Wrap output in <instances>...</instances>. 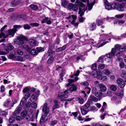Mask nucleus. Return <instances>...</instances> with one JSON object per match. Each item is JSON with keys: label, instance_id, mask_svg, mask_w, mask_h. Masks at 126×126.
I'll return each instance as SVG.
<instances>
[{"label": "nucleus", "instance_id": "nucleus-1", "mask_svg": "<svg viewBox=\"0 0 126 126\" xmlns=\"http://www.w3.org/2000/svg\"><path fill=\"white\" fill-rule=\"evenodd\" d=\"M85 2V0H76V3H77L79 7L78 14H79L80 16L84 14V12L86 11L85 9V5L83 3L81 2Z\"/></svg>", "mask_w": 126, "mask_h": 126}, {"label": "nucleus", "instance_id": "nucleus-2", "mask_svg": "<svg viewBox=\"0 0 126 126\" xmlns=\"http://www.w3.org/2000/svg\"><path fill=\"white\" fill-rule=\"evenodd\" d=\"M16 32L13 29L8 30V31L6 32V35L3 32H1L0 34V38L2 37L6 38L9 35L13 37Z\"/></svg>", "mask_w": 126, "mask_h": 126}, {"label": "nucleus", "instance_id": "nucleus-3", "mask_svg": "<svg viewBox=\"0 0 126 126\" xmlns=\"http://www.w3.org/2000/svg\"><path fill=\"white\" fill-rule=\"evenodd\" d=\"M25 38L26 37L25 36L22 35H20L19 37L17 38V39L14 40V43L21 46L24 44V40L25 39Z\"/></svg>", "mask_w": 126, "mask_h": 126}, {"label": "nucleus", "instance_id": "nucleus-4", "mask_svg": "<svg viewBox=\"0 0 126 126\" xmlns=\"http://www.w3.org/2000/svg\"><path fill=\"white\" fill-rule=\"evenodd\" d=\"M121 55L120 52H118L117 53L116 52L115 48H113L111 49V52L107 54L106 55L108 58H110L114 56V55L117 56H120Z\"/></svg>", "mask_w": 126, "mask_h": 126}, {"label": "nucleus", "instance_id": "nucleus-5", "mask_svg": "<svg viewBox=\"0 0 126 126\" xmlns=\"http://www.w3.org/2000/svg\"><path fill=\"white\" fill-rule=\"evenodd\" d=\"M42 111L43 114L47 115L49 112V108L48 106L47 103H44L42 109Z\"/></svg>", "mask_w": 126, "mask_h": 126}, {"label": "nucleus", "instance_id": "nucleus-6", "mask_svg": "<svg viewBox=\"0 0 126 126\" xmlns=\"http://www.w3.org/2000/svg\"><path fill=\"white\" fill-rule=\"evenodd\" d=\"M114 48H115L116 52L117 53V50L119 49V52H123L126 51V46L123 47L121 46L119 44H116L114 46Z\"/></svg>", "mask_w": 126, "mask_h": 126}, {"label": "nucleus", "instance_id": "nucleus-7", "mask_svg": "<svg viewBox=\"0 0 126 126\" xmlns=\"http://www.w3.org/2000/svg\"><path fill=\"white\" fill-rule=\"evenodd\" d=\"M92 93L97 97H100L102 95V93L98 92L96 88L94 87H92Z\"/></svg>", "mask_w": 126, "mask_h": 126}, {"label": "nucleus", "instance_id": "nucleus-8", "mask_svg": "<svg viewBox=\"0 0 126 126\" xmlns=\"http://www.w3.org/2000/svg\"><path fill=\"white\" fill-rule=\"evenodd\" d=\"M117 82L118 85L121 88H123L125 86V83L124 81L121 79L119 78L117 79Z\"/></svg>", "mask_w": 126, "mask_h": 126}, {"label": "nucleus", "instance_id": "nucleus-9", "mask_svg": "<svg viewBox=\"0 0 126 126\" xmlns=\"http://www.w3.org/2000/svg\"><path fill=\"white\" fill-rule=\"evenodd\" d=\"M77 87L76 86L74 85H72L68 90H66L64 91V93H71L73 91H75L77 90Z\"/></svg>", "mask_w": 126, "mask_h": 126}, {"label": "nucleus", "instance_id": "nucleus-10", "mask_svg": "<svg viewBox=\"0 0 126 126\" xmlns=\"http://www.w3.org/2000/svg\"><path fill=\"white\" fill-rule=\"evenodd\" d=\"M98 86L101 92H104L106 91L107 89V87L103 84L102 83H99L98 84Z\"/></svg>", "mask_w": 126, "mask_h": 126}, {"label": "nucleus", "instance_id": "nucleus-11", "mask_svg": "<svg viewBox=\"0 0 126 126\" xmlns=\"http://www.w3.org/2000/svg\"><path fill=\"white\" fill-rule=\"evenodd\" d=\"M89 103H92L93 101L94 102H96L98 101V99L96 97L94 96L91 95L89 97L88 100Z\"/></svg>", "mask_w": 126, "mask_h": 126}, {"label": "nucleus", "instance_id": "nucleus-12", "mask_svg": "<svg viewBox=\"0 0 126 126\" xmlns=\"http://www.w3.org/2000/svg\"><path fill=\"white\" fill-rule=\"evenodd\" d=\"M111 100L114 101L115 104L117 105L120 104L121 103V100L116 96H114L112 97L111 98Z\"/></svg>", "mask_w": 126, "mask_h": 126}, {"label": "nucleus", "instance_id": "nucleus-13", "mask_svg": "<svg viewBox=\"0 0 126 126\" xmlns=\"http://www.w3.org/2000/svg\"><path fill=\"white\" fill-rule=\"evenodd\" d=\"M11 103V100L8 99L4 103L3 106L5 108H7L10 106Z\"/></svg>", "mask_w": 126, "mask_h": 126}, {"label": "nucleus", "instance_id": "nucleus-14", "mask_svg": "<svg viewBox=\"0 0 126 126\" xmlns=\"http://www.w3.org/2000/svg\"><path fill=\"white\" fill-rule=\"evenodd\" d=\"M66 93H64V92L63 93V92H59L58 94V96L60 98L64 99L68 97V95H67L65 94Z\"/></svg>", "mask_w": 126, "mask_h": 126}, {"label": "nucleus", "instance_id": "nucleus-15", "mask_svg": "<svg viewBox=\"0 0 126 126\" xmlns=\"http://www.w3.org/2000/svg\"><path fill=\"white\" fill-rule=\"evenodd\" d=\"M125 5L124 3H121L120 4H118V6L117 7V10L119 11H123L124 10V7Z\"/></svg>", "mask_w": 126, "mask_h": 126}, {"label": "nucleus", "instance_id": "nucleus-16", "mask_svg": "<svg viewBox=\"0 0 126 126\" xmlns=\"http://www.w3.org/2000/svg\"><path fill=\"white\" fill-rule=\"evenodd\" d=\"M29 43L31 46H35L37 44V43L36 41L35 40L32 39H30L29 40Z\"/></svg>", "mask_w": 126, "mask_h": 126}, {"label": "nucleus", "instance_id": "nucleus-17", "mask_svg": "<svg viewBox=\"0 0 126 126\" xmlns=\"http://www.w3.org/2000/svg\"><path fill=\"white\" fill-rule=\"evenodd\" d=\"M21 48L23 49H24L25 50H27V51L29 52L31 48L27 45L26 44H23V45L21 46Z\"/></svg>", "mask_w": 126, "mask_h": 126}, {"label": "nucleus", "instance_id": "nucleus-18", "mask_svg": "<svg viewBox=\"0 0 126 126\" xmlns=\"http://www.w3.org/2000/svg\"><path fill=\"white\" fill-rule=\"evenodd\" d=\"M20 1L18 0H14L10 3V5L13 7H15L18 4Z\"/></svg>", "mask_w": 126, "mask_h": 126}, {"label": "nucleus", "instance_id": "nucleus-19", "mask_svg": "<svg viewBox=\"0 0 126 126\" xmlns=\"http://www.w3.org/2000/svg\"><path fill=\"white\" fill-rule=\"evenodd\" d=\"M54 102L55 103L54 105L52 107V109L53 110L59 107V105L58 101L56 100H54Z\"/></svg>", "mask_w": 126, "mask_h": 126}, {"label": "nucleus", "instance_id": "nucleus-20", "mask_svg": "<svg viewBox=\"0 0 126 126\" xmlns=\"http://www.w3.org/2000/svg\"><path fill=\"white\" fill-rule=\"evenodd\" d=\"M13 29L16 32L18 30L22 28V26L20 25H15L13 26Z\"/></svg>", "mask_w": 126, "mask_h": 126}, {"label": "nucleus", "instance_id": "nucleus-21", "mask_svg": "<svg viewBox=\"0 0 126 126\" xmlns=\"http://www.w3.org/2000/svg\"><path fill=\"white\" fill-rule=\"evenodd\" d=\"M30 53L32 55H36L38 53V52L36 49H33L30 51Z\"/></svg>", "mask_w": 126, "mask_h": 126}, {"label": "nucleus", "instance_id": "nucleus-22", "mask_svg": "<svg viewBox=\"0 0 126 126\" xmlns=\"http://www.w3.org/2000/svg\"><path fill=\"white\" fill-rule=\"evenodd\" d=\"M61 4L62 6L64 7H66L67 5L68 2L65 0H61Z\"/></svg>", "mask_w": 126, "mask_h": 126}, {"label": "nucleus", "instance_id": "nucleus-23", "mask_svg": "<svg viewBox=\"0 0 126 126\" xmlns=\"http://www.w3.org/2000/svg\"><path fill=\"white\" fill-rule=\"evenodd\" d=\"M47 115H45L44 114L42 115L40 121V124L41 125L43 124L46 117H47Z\"/></svg>", "mask_w": 126, "mask_h": 126}, {"label": "nucleus", "instance_id": "nucleus-24", "mask_svg": "<svg viewBox=\"0 0 126 126\" xmlns=\"http://www.w3.org/2000/svg\"><path fill=\"white\" fill-rule=\"evenodd\" d=\"M15 52L14 51L11 52L10 54L8 56V58L9 59H12L13 58L15 57Z\"/></svg>", "mask_w": 126, "mask_h": 126}, {"label": "nucleus", "instance_id": "nucleus-25", "mask_svg": "<svg viewBox=\"0 0 126 126\" xmlns=\"http://www.w3.org/2000/svg\"><path fill=\"white\" fill-rule=\"evenodd\" d=\"M66 46L65 45L62 47H60L56 49V51L57 52H59L63 51L65 49Z\"/></svg>", "mask_w": 126, "mask_h": 126}, {"label": "nucleus", "instance_id": "nucleus-26", "mask_svg": "<svg viewBox=\"0 0 126 126\" xmlns=\"http://www.w3.org/2000/svg\"><path fill=\"white\" fill-rule=\"evenodd\" d=\"M118 6V3H114L111 4L112 9H116L117 10V7Z\"/></svg>", "mask_w": 126, "mask_h": 126}, {"label": "nucleus", "instance_id": "nucleus-27", "mask_svg": "<svg viewBox=\"0 0 126 126\" xmlns=\"http://www.w3.org/2000/svg\"><path fill=\"white\" fill-rule=\"evenodd\" d=\"M9 51L7 49L4 48L2 49V51H1V54L4 55L8 53Z\"/></svg>", "mask_w": 126, "mask_h": 126}, {"label": "nucleus", "instance_id": "nucleus-28", "mask_svg": "<svg viewBox=\"0 0 126 126\" xmlns=\"http://www.w3.org/2000/svg\"><path fill=\"white\" fill-rule=\"evenodd\" d=\"M37 99V96H35L34 94H32L30 98L31 101H32L33 100L34 101H36Z\"/></svg>", "mask_w": 126, "mask_h": 126}, {"label": "nucleus", "instance_id": "nucleus-29", "mask_svg": "<svg viewBox=\"0 0 126 126\" xmlns=\"http://www.w3.org/2000/svg\"><path fill=\"white\" fill-rule=\"evenodd\" d=\"M27 114V112L26 110L23 111L21 113V115L22 117V119H23L24 117L26 116Z\"/></svg>", "mask_w": 126, "mask_h": 126}, {"label": "nucleus", "instance_id": "nucleus-30", "mask_svg": "<svg viewBox=\"0 0 126 126\" xmlns=\"http://www.w3.org/2000/svg\"><path fill=\"white\" fill-rule=\"evenodd\" d=\"M30 6L31 9L34 10H36L38 9V6L36 5L31 4Z\"/></svg>", "mask_w": 126, "mask_h": 126}, {"label": "nucleus", "instance_id": "nucleus-31", "mask_svg": "<svg viewBox=\"0 0 126 126\" xmlns=\"http://www.w3.org/2000/svg\"><path fill=\"white\" fill-rule=\"evenodd\" d=\"M96 24L95 23H93L91 24L90 27V30L91 31H93L95 29Z\"/></svg>", "mask_w": 126, "mask_h": 126}, {"label": "nucleus", "instance_id": "nucleus-32", "mask_svg": "<svg viewBox=\"0 0 126 126\" xmlns=\"http://www.w3.org/2000/svg\"><path fill=\"white\" fill-rule=\"evenodd\" d=\"M97 74L98 75L96 74L95 75V78L98 79H100L101 77V76L102 75V73L101 72L98 71Z\"/></svg>", "mask_w": 126, "mask_h": 126}, {"label": "nucleus", "instance_id": "nucleus-33", "mask_svg": "<svg viewBox=\"0 0 126 126\" xmlns=\"http://www.w3.org/2000/svg\"><path fill=\"white\" fill-rule=\"evenodd\" d=\"M110 89L112 91H115L117 89L116 86L115 85H111L110 86Z\"/></svg>", "mask_w": 126, "mask_h": 126}, {"label": "nucleus", "instance_id": "nucleus-34", "mask_svg": "<svg viewBox=\"0 0 126 126\" xmlns=\"http://www.w3.org/2000/svg\"><path fill=\"white\" fill-rule=\"evenodd\" d=\"M7 48L9 50H12L14 48V47L10 43L8 44L7 45Z\"/></svg>", "mask_w": 126, "mask_h": 126}, {"label": "nucleus", "instance_id": "nucleus-35", "mask_svg": "<svg viewBox=\"0 0 126 126\" xmlns=\"http://www.w3.org/2000/svg\"><path fill=\"white\" fill-rule=\"evenodd\" d=\"M105 7L106 9L108 10L112 9L111 4L110 5V4L109 3L106 5H105Z\"/></svg>", "mask_w": 126, "mask_h": 126}, {"label": "nucleus", "instance_id": "nucleus-36", "mask_svg": "<svg viewBox=\"0 0 126 126\" xmlns=\"http://www.w3.org/2000/svg\"><path fill=\"white\" fill-rule=\"evenodd\" d=\"M94 4V3H91L90 4H88L87 5L88 10L90 11L91 10Z\"/></svg>", "mask_w": 126, "mask_h": 126}, {"label": "nucleus", "instance_id": "nucleus-37", "mask_svg": "<svg viewBox=\"0 0 126 126\" xmlns=\"http://www.w3.org/2000/svg\"><path fill=\"white\" fill-rule=\"evenodd\" d=\"M16 60L18 61L22 62L24 60H23V58L21 56H16L15 57Z\"/></svg>", "mask_w": 126, "mask_h": 126}, {"label": "nucleus", "instance_id": "nucleus-38", "mask_svg": "<svg viewBox=\"0 0 126 126\" xmlns=\"http://www.w3.org/2000/svg\"><path fill=\"white\" fill-rule=\"evenodd\" d=\"M80 110L81 114L83 115H85L88 112L87 111L83 108H81Z\"/></svg>", "mask_w": 126, "mask_h": 126}, {"label": "nucleus", "instance_id": "nucleus-39", "mask_svg": "<svg viewBox=\"0 0 126 126\" xmlns=\"http://www.w3.org/2000/svg\"><path fill=\"white\" fill-rule=\"evenodd\" d=\"M123 94L124 92L122 90H120L119 91V93L116 92L115 93L118 96H121L123 95Z\"/></svg>", "mask_w": 126, "mask_h": 126}, {"label": "nucleus", "instance_id": "nucleus-40", "mask_svg": "<svg viewBox=\"0 0 126 126\" xmlns=\"http://www.w3.org/2000/svg\"><path fill=\"white\" fill-rule=\"evenodd\" d=\"M72 16L73 20L71 22V23L72 24H73L75 22V20H76L77 18V16H76L72 15Z\"/></svg>", "mask_w": 126, "mask_h": 126}, {"label": "nucleus", "instance_id": "nucleus-41", "mask_svg": "<svg viewBox=\"0 0 126 126\" xmlns=\"http://www.w3.org/2000/svg\"><path fill=\"white\" fill-rule=\"evenodd\" d=\"M54 59V57L53 56L49 57L47 61L48 63H51L53 61Z\"/></svg>", "mask_w": 126, "mask_h": 126}, {"label": "nucleus", "instance_id": "nucleus-42", "mask_svg": "<svg viewBox=\"0 0 126 126\" xmlns=\"http://www.w3.org/2000/svg\"><path fill=\"white\" fill-rule=\"evenodd\" d=\"M103 72L106 75H109L110 73V71L108 69H105L103 71Z\"/></svg>", "mask_w": 126, "mask_h": 126}, {"label": "nucleus", "instance_id": "nucleus-43", "mask_svg": "<svg viewBox=\"0 0 126 126\" xmlns=\"http://www.w3.org/2000/svg\"><path fill=\"white\" fill-rule=\"evenodd\" d=\"M68 83L66 84V86H69L71 84L75 81L74 79H68Z\"/></svg>", "mask_w": 126, "mask_h": 126}, {"label": "nucleus", "instance_id": "nucleus-44", "mask_svg": "<svg viewBox=\"0 0 126 126\" xmlns=\"http://www.w3.org/2000/svg\"><path fill=\"white\" fill-rule=\"evenodd\" d=\"M36 49L38 50V53L42 52L44 50V48L41 47H37Z\"/></svg>", "mask_w": 126, "mask_h": 126}, {"label": "nucleus", "instance_id": "nucleus-45", "mask_svg": "<svg viewBox=\"0 0 126 126\" xmlns=\"http://www.w3.org/2000/svg\"><path fill=\"white\" fill-rule=\"evenodd\" d=\"M77 5H74V4L73 6V8L72 9V10L74 11H77L78 9V3H76Z\"/></svg>", "mask_w": 126, "mask_h": 126}, {"label": "nucleus", "instance_id": "nucleus-46", "mask_svg": "<svg viewBox=\"0 0 126 126\" xmlns=\"http://www.w3.org/2000/svg\"><path fill=\"white\" fill-rule=\"evenodd\" d=\"M92 69L94 70H96L97 68V64L96 63L93 64L91 66Z\"/></svg>", "mask_w": 126, "mask_h": 126}, {"label": "nucleus", "instance_id": "nucleus-47", "mask_svg": "<svg viewBox=\"0 0 126 126\" xmlns=\"http://www.w3.org/2000/svg\"><path fill=\"white\" fill-rule=\"evenodd\" d=\"M105 67V65L103 64H99L98 66V68L99 70H102Z\"/></svg>", "mask_w": 126, "mask_h": 126}, {"label": "nucleus", "instance_id": "nucleus-48", "mask_svg": "<svg viewBox=\"0 0 126 126\" xmlns=\"http://www.w3.org/2000/svg\"><path fill=\"white\" fill-rule=\"evenodd\" d=\"M23 28L25 30H29L31 28V27L28 24H25L24 25Z\"/></svg>", "mask_w": 126, "mask_h": 126}, {"label": "nucleus", "instance_id": "nucleus-49", "mask_svg": "<svg viewBox=\"0 0 126 126\" xmlns=\"http://www.w3.org/2000/svg\"><path fill=\"white\" fill-rule=\"evenodd\" d=\"M77 100L79 101V103L81 104L84 103V100L81 98H77Z\"/></svg>", "mask_w": 126, "mask_h": 126}, {"label": "nucleus", "instance_id": "nucleus-50", "mask_svg": "<svg viewBox=\"0 0 126 126\" xmlns=\"http://www.w3.org/2000/svg\"><path fill=\"white\" fill-rule=\"evenodd\" d=\"M91 103H89V102H88V101L87 103L83 106V108L85 109H87L89 107L90 104Z\"/></svg>", "mask_w": 126, "mask_h": 126}, {"label": "nucleus", "instance_id": "nucleus-51", "mask_svg": "<svg viewBox=\"0 0 126 126\" xmlns=\"http://www.w3.org/2000/svg\"><path fill=\"white\" fill-rule=\"evenodd\" d=\"M26 102L25 98L22 99L20 103V105L21 106H23L25 104Z\"/></svg>", "mask_w": 126, "mask_h": 126}, {"label": "nucleus", "instance_id": "nucleus-52", "mask_svg": "<svg viewBox=\"0 0 126 126\" xmlns=\"http://www.w3.org/2000/svg\"><path fill=\"white\" fill-rule=\"evenodd\" d=\"M96 22V24L98 26H100L102 24L103 21L101 20L98 19Z\"/></svg>", "mask_w": 126, "mask_h": 126}, {"label": "nucleus", "instance_id": "nucleus-53", "mask_svg": "<svg viewBox=\"0 0 126 126\" xmlns=\"http://www.w3.org/2000/svg\"><path fill=\"white\" fill-rule=\"evenodd\" d=\"M31 106L32 107L36 109L37 108V104L33 102L31 104Z\"/></svg>", "mask_w": 126, "mask_h": 126}, {"label": "nucleus", "instance_id": "nucleus-54", "mask_svg": "<svg viewBox=\"0 0 126 126\" xmlns=\"http://www.w3.org/2000/svg\"><path fill=\"white\" fill-rule=\"evenodd\" d=\"M16 53L18 55H22L23 54V52L20 49L17 50L16 51Z\"/></svg>", "mask_w": 126, "mask_h": 126}, {"label": "nucleus", "instance_id": "nucleus-55", "mask_svg": "<svg viewBox=\"0 0 126 126\" xmlns=\"http://www.w3.org/2000/svg\"><path fill=\"white\" fill-rule=\"evenodd\" d=\"M15 121V118L13 117H12L10 118L9 119V122L10 123H12L14 122Z\"/></svg>", "mask_w": 126, "mask_h": 126}, {"label": "nucleus", "instance_id": "nucleus-56", "mask_svg": "<svg viewBox=\"0 0 126 126\" xmlns=\"http://www.w3.org/2000/svg\"><path fill=\"white\" fill-rule=\"evenodd\" d=\"M81 84L84 86H88L89 85V84L87 82L85 81L80 83Z\"/></svg>", "mask_w": 126, "mask_h": 126}, {"label": "nucleus", "instance_id": "nucleus-57", "mask_svg": "<svg viewBox=\"0 0 126 126\" xmlns=\"http://www.w3.org/2000/svg\"><path fill=\"white\" fill-rule=\"evenodd\" d=\"M100 79L102 81H105L107 80V78L106 76H103L101 77Z\"/></svg>", "mask_w": 126, "mask_h": 126}, {"label": "nucleus", "instance_id": "nucleus-58", "mask_svg": "<svg viewBox=\"0 0 126 126\" xmlns=\"http://www.w3.org/2000/svg\"><path fill=\"white\" fill-rule=\"evenodd\" d=\"M124 16V15L123 14H121L119 15H116L115 16V17L118 18H120L123 17Z\"/></svg>", "mask_w": 126, "mask_h": 126}, {"label": "nucleus", "instance_id": "nucleus-59", "mask_svg": "<svg viewBox=\"0 0 126 126\" xmlns=\"http://www.w3.org/2000/svg\"><path fill=\"white\" fill-rule=\"evenodd\" d=\"M22 110V108L20 107H17L16 108V111L17 113H19Z\"/></svg>", "mask_w": 126, "mask_h": 126}, {"label": "nucleus", "instance_id": "nucleus-60", "mask_svg": "<svg viewBox=\"0 0 126 126\" xmlns=\"http://www.w3.org/2000/svg\"><path fill=\"white\" fill-rule=\"evenodd\" d=\"M30 25L33 27L38 26L39 25V24L37 23H30Z\"/></svg>", "mask_w": 126, "mask_h": 126}, {"label": "nucleus", "instance_id": "nucleus-61", "mask_svg": "<svg viewBox=\"0 0 126 126\" xmlns=\"http://www.w3.org/2000/svg\"><path fill=\"white\" fill-rule=\"evenodd\" d=\"M7 114V112L4 111H1L0 112V114L1 115H6Z\"/></svg>", "mask_w": 126, "mask_h": 126}, {"label": "nucleus", "instance_id": "nucleus-62", "mask_svg": "<svg viewBox=\"0 0 126 126\" xmlns=\"http://www.w3.org/2000/svg\"><path fill=\"white\" fill-rule=\"evenodd\" d=\"M26 119L28 121H29L30 120L32 121H34V119H32V118H30L29 116L26 117Z\"/></svg>", "mask_w": 126, "mask_h": 126}, {"label": "nucleus", "instance_id": "nucleus-63", "mask_svg": "<svg viewBox=\"0 0 126 126\" xmlns=\"http://www.w3.org/2000/svg\"><path fill=\"white\" fill-rule=\"evenodd\" d=\"M73 5L74 4L72 3H70L68 5V8L70 9H72L73 8Z\"/></svg>", "mask_w": 126, "mask_h": 126}, {"label": "nucleus", "instance_id": "nucleus-64", "mask_svg": "<svg viewBox=\"0 0 126 126\" xmlns=\"http://www.w3.org/2000/svg\"><path fill=\"white\" fill-rule=\"evenodd\" d=\"M125 22L124 20H120L118 21V24L120 25L123 24Z\"/></svg>", "mask_w": 126, "mask_h": 126}]
</instances>
